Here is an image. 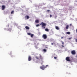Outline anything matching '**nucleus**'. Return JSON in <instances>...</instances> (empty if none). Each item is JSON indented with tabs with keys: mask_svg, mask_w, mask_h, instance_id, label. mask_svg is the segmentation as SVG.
<instances>
[{
	"mask_svg": "<svg viewBox=\"0 0 77 77\" xmlns=\"http://www.w3.org/2000/svg\"><path fill=\"white\" fill-rule=\"evenodd\" d=\"M40 26H42V28L45 29V26H46L47 24L43 22H42L40 24Z\"/></svg>",
	"mask_w": 77,
	"mask_h": 77,
	"instance_id": "f257e3e1",
	"label": "nucleus"
},
{
	"mask_svg": "<svg viewBox=\"0 0 77 77\" xmlns=\"http://www.w3.org/2000/svg\"><path fill=\"white\" fill-rule=\"evenodd\" d=\"M41 69H42V70H44L45 69V68H46V66H44L43 65L42 66H41L40 67Z\"/></svg>",
	"mask_w": 77,
	"mask_h": 77,
	"instance_id": "f03ea898",
	"label": "nucleus"
},
{
	"mask_svg": "<svg viewBox=\"0 0 77 77\" xmlns=\"http://www.w3.org/2000/svg\"><path fill=\"white\" fill-rule=\"evenodd\" d=\"M42 37L43 38V39H47V35L45 34H43L42 35Z\"/></svg>",
	"mask_w": 77,
	"mask_h": 77,
	"instance_id": "7ed1b4c3",
	"label": "nucleus"
},
{
	"mask_svg": "<svg viewBox=\"0 0 77 77\" xmlns=\"http://www.w3.org/2000/svg\"><path fill=\"white\" fill-rule=\"evenodd\" d=\"M71 53L72 54L74 55L75 54V51L74 50L72 51H71Z\"/></svg>",
	"mask_w": 77,
	"mask_h": 77,
	"instance_id": "20e7f679",
	"label": "nucleus"
},
{
	"mask_svg": "<svg viewBox=\"0 0 77 77\" xmlns=\"http://www.w3.org/2000/svg\"><path fill=\"white\" fill-rule=\"evenodd\" d=\"M66 60L67 61H70V59H69V57H67L66 58Z\"/></svg>",
	"mask_w": 77,
	"mask_h": 77,
	"instance_id": "39448f33",
	"label": "nucleus"
},
{
	"mask_svg": "<svg viewBox=\"0 0 77 77\" xmlns=\"http://www.w3.org/2000/svg\"><path fill=\"white\" fill-rule=\"evenodd\" d=\"M5 9V5H2V10H4Z\"/></svg>",
	"mask_w": 77,
	"mask_h": 77,
	"instance_id": "423d86ee",
	"label": "nucleus"
},
{
	"mask_svg": "<svg viewBox=\"0 0 77 77\" xmlns=\"http://www.w3.org/2000/svg\"><path fill=\"white\" fill-rule=\"evenodd\" d=\"M32 60V57L30 56H29L28 57V60L29 61H30Z\"/></svg>",
	"mask_w": 77,
	"mask_h": 77,
	"instance_id": "0eeeda50",
	"label": "nucleus"
},
{
	"mask_svg": "<svg viewBox=\"0 0 77 77\" xmlns=\"http://www.w3.org/2000/svg\"><path fill=\"white\" fill-rule=\"evenodd\" d=\"M25 28L26 29H27V30H29L30 29V28L29 26H26L25 27Z\"/></svg>",
	"mask_w": 77,
	"mask_h": 77,
	"instance_id": "6e6552de",
	"label": "nucleus"
},
{
	"mask_svg": "<svg viewBox=\"0 0 77 77\" xmlns=\"http://www.w3.org/2000/svg\"><path fill=\"white\" fill-rule=\"evenodd\" d=\"M39 20H36L35 21V23H39Z\"/></svg>",
	"mask_w": 77,
	"mask_h": 77,
	"instance_id": "1a4fd4ad",
	"label": "nucleus"
},
{
	"mask_svg": "<svg viewBox=\"0 0 77 77\" xmlns=\"http://www.w3.org/2000/svg\"><path fill=\"white\" fill-rule=\"evenodd\" d=\"M8 31H9L10 32H11V30H12L11 28H9L8 29H7Z\"/></svg>",
	"mask_w": 77,
	"mask_h": 77,
	"instance_id": "9d476101",
	"label": "nucleus"
},
{
	"mask_svg": "<svg viewBox=\"0 0 77 77\" xmlns=\"http://www.w3.org/2000/svg\"><path fill=\"white\" fill-rule=\"evenodd\" d=\"M55 28L57 29V30H59V28L57 26H55Z\"/></svg>",
	"mask_w": 77,
	"mask_h": 77,
	"instance_id": "9b49d317",
	"label": "nucleus"
},
{
	"mask_svg": "<svg viewBox=\"0 0 77 77\" xmlns=\"http://www.w3.org/2000/svg\"><path fill=\"white\" fill-rule=\"evenodd\" d=\"M68 28H69V25H66V29H68Z\"/></svg>",
	"mask_w": 77,
	"mask_h": 77,
	"instance_id": "f8f14e48",
	"label": "nucleus"
},
{
	"mask_svg": "<svg viewBox=\"0 0 77 77\" xmlns=\"http://www.w3.org/2000/svg\"><path fill=\"white\" fill-rule=\"evenodd\" d=\"M25 18L26 19H29V16H25Z\"/></svg>",
	"mask_w": 77,
	"mask_h": 77,
	"instance_id": "ddd939ff",
	"label": "nucleus"
},
{
	"mask_svg": "<svg viewBox=\"0 0 77 77\" xmlns=\"http://www.w3.org/2000/svg\"><path fill=\"white\" fill-rule=\"evenodd\" d=\"M45 30L46 31V32H48L49 31L48 29L47 28L45 29Z\"/></svg>",
	"mask_w": 77,
	"mask_h": 77,
	"instance_id": "4468645a",
	"label": "nucleus"
},
{
	"mask_svg": "<svg viewBox=\"0 0 77 77\" xmlns=\"http://www.w3.org/2000/svg\"><path fill=\"white\" fill-rule=\"evenodd\" d=\"M40 59H43V58H42V56L41 55H40Z\"/></svg>",
	"mask_w": 77,
	"mask_h": 77,
	"instance_id": "2eb2a0df",
	"label": "nucleus"
},
{
	"mask_svg": "<svg viewBox=\"0 0 77 77\" xmlns=\"http://www.w3.org/2000/svg\"><path fill=\"white\" fill-rule=\"evenodd\" d=\"M43 50L44 52H46L47 51V50L46 49H44Z\"/></svg>",
	"mask_w": 77,
	"mask_h": 77,
	"instance_id": "dca6fc26",
	"label": "nucleus"
},
{
	"mask_svg": "<svg viewBox=\"0 0 77 77\" xmlns=\"http://www.w3.org/2000/svg\"><path fill=\"white\" fill-rule=\"evenodd\" d=\"M70 32H66V34H67L68 35H69L70 34Z\"/></svg>",
	"mask_w": 77,
	"mask_h": 77,
	"instance_id": "f3484780",
	"label": "nucleus"
},
{
	"mask_svg": "<svg viewBox=\"0 0 77 77\" xmlns=\"http://www.w3.org/2000/svg\"><path fill=\"white\" fill-rule=\"evenodd\" d=\"M27 35H31V33H29V32H28V33H27Z\"/></svg>",
	"mask_w": 77,
	"mask_h": 77,
	"instance_id": "a211bd4d",
	"label": "nucleus"
},
{
	"mask_svg": "<svg viewBox=\"0 0 77 77\" xmlns=\"http://www.w3.org/2000/svg\"><path fill=\"white\" fill-rule=\"evenodd\" d=\"M63 42V41H61V43H62V44L63 45H64L65 44V43Z\"/></svg>",
	"mask_w": 77,
	"mask_h": 77,
	"instance_id": "6ab92c4d",
	"label": "nucleus"
},
{
	"mask_svg": "<svg viewBox=\"0 0 77 77\" xmlns=\"http://www.w3.org/2000/svg\"><path fill=\"white\" fill-rule=\"evenodd\" d=\"M34 35H33V34H32L31 35V38L33 37V36Z\"/></svg>",
	"mask_w": 77,
	"mask_h": 77,
	"instance_id": "aec40b11",
	"label": "nucleus"
},
{
	"mask_svg": "<svg viewBox=\"0 0 77 77\" xmlns=\"http://www.w3.org/2000/svg\"><path fill=\"white\" fill-rule=\"evenodd\" d=\"M14 11H12L11 12V14H14Z\"/></svg>",
	"mask_w": 77,
	"mask_h": 77,
	"instance_id": "412c9836",
	"label": "nucleus"
},
{
	"mask_svg": "<svg viewBox=\"0 0 77 77\" xmlns=\"http://www.w3.org/2000/svg\"><path fill=\"white\" fill-rule=\"evenodd\" d=\"M38 26H39V24L36 25V27H38Z\"/></svg>",
	"mask_w": 77,
	"mask_h": 77,
	"instance_id": "4be33fe9",
	"label": "nucleus"
},
{
	"mask_svg": "<svg viewBox=\"0 0 77 77\" xmlns=\"http://www.w3.org/2000/svg\"><path fill=\"white\" fill-rule=\"evenodd\" d=\"M54 58L55 59H57V57H54Z\"/></svg>",
	"mask_w": 77,
	"mask_h": 77,
	"instance_id": "5701e85b",
	"label": "nucleus"
},
{
	"mask_svg": "<svg viewBox=\"0 0 77 77\" xmlns=\"http://www.w3.org/2000/svg\"><path fill=\"white\" fill-rule=\"evenodd\" d=\"M35 58H36V59H39V58H38V57H35Z\"/></svg>",
	"mask_w": 77,
	"mask_h": 77,
	"instance_id": "b1692460",
	"label": "nucleus"
},
{
	"mask_svg": "<svg viewBox=\"0 0 77 77\" xmlns=\"http://www.w3.org/2000/svg\"><path fill=\"white\" fill-rule=\"evenodd\" d=\"M51 17H52V15L51 14L50 15V18H51Z\"/></svg>",
	"mask_w": 77,
	"mask_h": 77,
	"instance_id": "393cba45",
	"label": "nucleus"
},
{
	"mask_svg": "<svg viewBox=\"0 0 77 77\" xmlns=\"http://www.w3.org/2000/svg\"><path fill=\"white\" fill-rule=\"evenodd\" d=\"M72 39V37H71V38H68V39Z\"/></svg>",
	"mask_w": 77,
	"mask_h": 77,
	"instance_id": "a878e982",
	"label": "nucleus"
},
{
	"mask_svg": "<svg viewBox=\"0 0 77 77\" xmlns=\"http://www.w3.org/2000/svg\"><path fill=\"white\" fill-rule=\"evenodd\" d=\"M15 57V56H11V57Z\"/></svg>",
	"mask_w": 77,
	"mask_h": 77,
	"instance_id": "bb28decb",
	"label": "nucleus"
},
{
	"mask_svg": "<svg viewBox=\"0 0 77 77\" xmlns=\"http://www.w3.org/2000/svg\"><path fill=\"white\" fill-rule=\"evenodd\" d=\"M47 12H50V11L49 10H48L47 11Z\"/></svg>",
	"mask_w": 77,
	"mask_h": 77,
	"instance_id": "cd10ccee",
	"label": "nucleus"
},
{
	"mask_svg": "<svg viewBox=\"0 0 77 77\" xmlns=\"http://www.w3.org/2000/svg\"><path fill=\"white\" fill-rule=\"evenodd\" d=\"M70 26H72V24H70L69 25Z\"/></svg>",
	"mask_w": 77,
	"mask_h": 77,
	"instance_id": "c85d7f7f",
	"label": "nucleus"
},
{
	"mask_svg": "<svg viewBox=\"0 0 77 77\" xmlns=\"http://www.w3.org/2000/svg\"><path fill=\"white\" fill-rule=\"evenodd\" d=\"M75 41H76V42H77V39H75Z\"/></svg>",
	"mask_w": 77,
	"mask_h": 77,
	"instance_id": "c756f323",
	"label": "nucleus"
},
{
	"mask_svg": "<svg viewBox=\"0 0 77 77\" xmlns=\"http://www.w3.org/2000/svg\"><path fill=\"white\" fill-rule=\"evenodd\" d=\"M61 39H63V37H61Z\"/></svg>",
	"mask_w": 77,
	"mask_h": 77,
	"instance_id": "7c9ffc66",
	"label": "nucleus"
},
{
	"mask_svg": "<svg viewBox=\"0 0 77 77\" xmlns=\"http://www.w3.org/2000/svg\"><path fill=\"white\" fill-rule=\"evenodd\" d=\"M61 46H62V47H64V46H63V45H62Z\"/></svg>",
	"mask_w": 77,
	"mask_h": 77,
	"instance_id": "2f4dec72",
	"label": "nucleus"
},
{
	"mask_svg": "<svg viewBox=\"0 0 77 77\" xmlns=\"http://www.w3.org/2000/svg\"><path fill=\"white\" fill-rule=\"evenodd\" d=\"M7 27H9V24L8 25V26H7Z\"/></svg>",
	"mask_w": 77,
	"mask_h": 77,
	"instance_id": "473e14b6",
	"label": "nucleus"
},
{
	"mask_svg": "<svg viewBox=\"0 0 77 77\" xmlns=\"http://www.w3.org/2000/svg\"><path fill=\"white\" fill-rule=\"evenodd\" d=\"M51 45H53V44H53V43H51Z\"/></svg>",
	"mask_w": 77,
	"mask_h": 77,
	"instance_id": "72a5a7b5",
	"label": "nucleus"
},
{
	"mask_svg": "<svg viewBox=\"0 0 77 77\" xmlns=\"http://www.w3.org/2000/svg\"><path fill=\"white\" fill-rule=\"evenodd\" d=\"M76 33H77V29H76Z\"/></svg>",
	"mask_w": 77,
	"mask_h": 77,
	"instance_id": "f704fd0d",
	"label": "nucleus"
},
{
	"mask_svg": "<svg viewBox=\"0 0 77 77\" xmlns=\"http://www.w3.org/2000/svg\"><path fill=\"white\" fill-rule=\"evenodd\" d=\"M48 66V65H46V66Z\"/></svg>",
	"mask_w": 77,
	"mask_h": 77,
	"instance_id": "c9c22d12",
	"label": "nucleus"
},
{
	"mask_svg": "<svg viewBox=\"0 0 77 77\" xmlns=\"http://www.w3.org/2000/svg\"><path fill=\"white\" fill-rule=\"evenodd\" d=\"M56 17H57V16H56Z\"/></svg>",
	"mask_w": 77,
	"mask_h": 77,
	"instance_id": "e433bc0d",
	"label": "nucleus"
},
{
	"mask_svg": "<svg viewBox=\"0 0 77 77\" xmlns=\"http://www.w3.org/2000/svg\"><path fill=\"white\" fill-rule=\"evenodd\" d=\"M76 57H77V55Z\"/></svg>",
	"mask_w": 77,
	"mask_h": 77,
	"instance_id": "4c0bfd02",
	"label": "nucleus"
}]
</instances>
